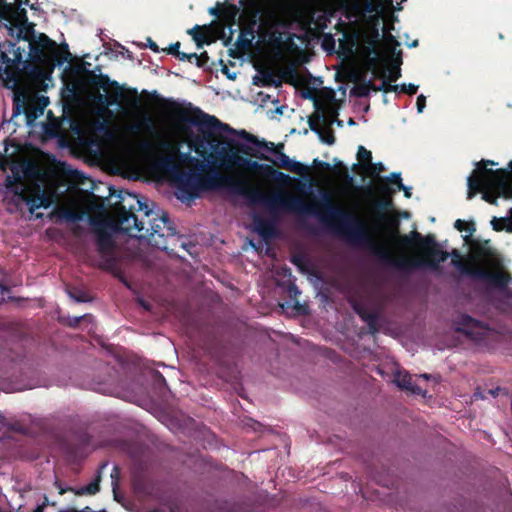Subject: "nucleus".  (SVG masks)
<instances>
[{
    "label": "nucleus",
    "mask_w": 512,
    "mask_h": 512,
    "mask_svg": "<svg viewBox=\"0 0 512 512\" xmlns=\"http://www.w3.org/2000/svg\"><path fill=\"white\" fill-rule=\"evenodd\" d=\"M155 129L154 120L153 118L146 114L143 116L141 121L138 123H135L131 126V131L133 132H139L141 130H147V131H153Z\"/></svg>",
    "instance_id": "31"
},
{
    "label": "nucleus",
    "mask_w": 512,
    "mask_h": 512,
    "mask_svg": "<svg viewBox=\"0 0 512 512\" xmlns=\"http://www.w3.org/2000/svg\"><path fill=\"white\" fill-rule=\"evenodd\" d=\"M226 189L241 195L253 205L265 206L271 213L289 211L299 214H315L319 219L344 235L349 241L358 244L375 256L385 265L402 271L415 269H437L440 262L448 257V252L441 250L433 234L423 236L418 231L399 235L400 222L395 216L386 215L392 205V194H382L383 198L376 202V216L384 222V229L392 239L404 248L413 250V254L396 255L383 243L377 242L366 223L354 213L335 203L328 192L321 200L312 205L306 204L302 198L278 191L270 195L252 185L250 179L238 175H223L210 168L206 174L184 173V197L194 199L200 191Z\"/></svg>",
    "instance_id": "1"
},
{
    "label": "nucleus",
    "mask_w": 512,
    "mask_h": 512,
    "mask_svg": "<svg viewBox=\"0 0 512 512\" xmlns=\"http://www.w3.org/2000/svg\"><path fill=\"white\" fill-rule=\"evenodd\" d=\"M379 182L377 190L381 194H393L395 190L390 187V184L396 185L398 188L403 183L401 173L398 172L391 173L389 177L379 178Z\"/></svg>",
    "instance_id": "22"
},
{
    "label": "nucleus",
    "mask_w": 512,
    "mask_h": 512,
    "mask_svg": "<svg viewBox=\"0 0 512 512\" xmlns=\"http://www.w3.org/2000/svg\"><path fill=\"white\" fill-rule=\"evenodd\" d=\"M272 82H273V80L270 75H266L263 77V80H262L263 86H269L272 84Z\"/></svg>",
    "instance_id": "64"
},
{
    "label": "nucleus",
    "mask_w": 512,
    "mask_h": 512,
    "mask_svg": "<svg viewBox=\"0 0 512 512\" xmlns=\"http://www.w3.org/2000/svg\"><path fill=\"white\" fill-rule=\"evenodd\" d=\"M418 91V86L412 83L399 85L398 92L406 93L408 95H414Z\"/></svg>",
    "instance_id": "40"
},
{
    "label": "nucleus",
    "mask_w": 512,
    "mask_h": 512,
    "mask_svg": "<svg viewBox=\"0 0 512 512\" xmlns=\"http://www.w3.org/2000/svg\"><path fill=\"white\" fill-rule=\"evenodd\" d=\"M255 27L244 23L240 28L239 36L236 40V46L242 50H248L252 46L255 37Z\"/></svg>",
    "instance_id": "21"
},
{
    "label": "nucleus",
    "mask_w": 512,
    "mask_h": 512,
    "mask_svg": "<svg viewBox=\"0 0 512 512\" xmlns=\"http://www.w3.org/2000/svg\"><path fill=\"white\" fill-rule=\"evenodd\" d=\"M97 252L102 258L100 268L115 276H119L118 260L114 255L115 242L112 234L102 225L94 227Z\"/></svg>",
    "instance_id": "6"
},
{
    "label": "nucleus",
    "mask_w": 512,
    "mask_h": 512,
    "mask_svg": "<svg viewBox=\"0 0 512 512\" xmlns=\"http://www.w3.org/2000/svg\"><path fill=\"white\" fill-rule=\"evenodd\" d=\"M493 287L504 289L507 287L510 277L505 272H492L484 268L481 279Z\"/></svg>",
    "instance_id": "15"
},
{
    "label": "nucleus",
    "mask_w": 512,
    "mask_h": 512,
    "mask_svg": "<svg viewBox=\"0 0 512 512\" xmlns=\"http://www.w3.org/2000/svg\"><path fill=\"white\" fill-rule=\"evenodd\" d=\"M158 100L166 115L176 123L190 149L203 159H216L220 167L226 170L241 168L264 178L280 181L289 179L288 175L269 164H262L244 157L233 146L221 147L220 138L223 133L239 136L240 131L221 122L216 116L207 114L191 104L184 107L173 99L158 98Z\"/></svg>",
    "instance_id": "2"
},
{
    "label": "nucleus",
    "mask_w": 512,
    "mask_h": 512,
    "mask_svg": "<svg viewBox=\"0 0 512 512\" xmlns=\"http://www.w3.org/2000/svg\"><path fill=\"white\" fill-rule=\"evenodd\" d=\"M291 262L294 265L298 266L299 268H301V269L303 268V259L301 256H299V255L292 256Z\"/></svg>",
    "instance_id": "58"
},
{
    "label": "nucleus",
    "mask_w": 512,
    "mask_h": 512,
    "mask_svg": "<svg viewBox=\"0 0 512 512\" xmlns=\"http://www.w3.org/2000/svg\"><path fill=\"white\" fill-rule=\"evenodd\" d=\"M333 124V119L329 120L327 125H325V128H323L321 130V132L318 133V136L320 138V140L323 142V143H326L328 145H333L335 143V135H334V132L331 128Z\"/></svg>",
    "instance_id": "32"
},
{
    "label": "nucleus",
    "mask_w": 512,
    "mask_h": 512,
    "mask_svg": "<svg viewBox=\"0 0 512 512\" xmlns=\"http://www.w3.org/2000/svg\"><path fill=\"white\" fill-rule=\"evenodd\" d=\"M313 166L315 167H319L323 170H326V171H331L332 170V166L328 163V162H324V161H321L317 158H315L313 160Z\"/></svg>",
    "instance_id": "52"
},
{
    "label": "nucleus",
    "mask_w": 512,
    "mask_h": 512,
    "mask_svg": "<svg viewBox=\"0 0 512 512\" xmlns=\"http://www.w3.org/2000/svg\"><path fill=\"white\" fill-rule=\"evenodd\" d=\"M68 293L77 302H87L90 300L88 294L82 290L68 291Z\"/></svg>",
    "instance_id": "38"
},
{
    "label": "nucleus",
    "mask_w": 512,
    "mask_h": 512,
    "mask_svg": "<svg viewBox=\"0 0 512 512\" xmlns=\"http://www.w3.org/2000/svg\"><path fill=\"white\" fill-rule=\"evenodd\" d=\"M372 91H375V92H378V91H382L384 93H389V92H398V89H399V85H396V84H391L385 77L383 79V82L380 86H377L375 85L373 82H372V87H371Z\"/></svg>",
    "instance_id": "34"
},
{
    "label": "nucleus",
    "mask_w": 512,
    "mask_h": 512,
    "mask_svg": "<svg viewBox=\"0 0 512 512\" xmlns=\"http://www.w3.org/2000/svg\"><path fill=\"white\" fill-rule=\"evenodd\" d=\"M426 106V98L424 95H419L416 100V107L419 113H422Z\"/></svg>",
    "instance_id": "54"
},
{
    "label": "nucleus",
    "mask_w": 512,
    "mask_h": 512,
    "mask_svg": "<svg viewBox=\"0 0 512 512\" xmlns=\"http://www.w3.org/2000/svg\"><path fill=\"white\" fill-rule=\"evenodd\" d=\"M507 221H508V218H505V217H503V218L494 217L491 220V225L495 231H502L505 229Z\"/></svg>",
    "instance_id": "39"
},
{
    "label": "nucleus",
    "mask_w": 512,
    "mask_h": 512,
    "mask_svg": "<svg viewBox=\"0 0 512 512\" xmlns=\"http://www.w3.org/2000/svg\"><path fill=\"white\" fill-rule=\"evenodd\" d=\"M315 107L318 112L312 114L308 119L309 127L315 133L321 132L323 127L321 125H326V113L325 108L322 107L318 101L315 100Z\"/></svg>",
    "instance_id": "23"
},
{
    "label": "nucleus",
    "mask_w": 512,
    "mask_h": 512,
    "mask_svg": "<svg viewBox=\"0 0 512 512\" xmlns=\"http://www.w3.org/2000/svg\"><path fill=\"white\" fill-rule=\"evenodd\" d=\"M187 33L192 36L199 48L204 44H210L212 42L208 35V29L206 26L195 25L192 29L188 30Z\"/></svg>",
    "instance_id": "25"
},
{
    "label": "nucleus",
    "mask_w": 512,
    "mask_h": 512,
    "mask_svg": "<svg viewBox=\"0 0 512 512\" xmlns=\"http://www.w3.org/2000/svg\"><path fill=\"white\" fill-rule=\"evenodd\" d=\"M98 102L103 106L104 110H107V107L116 104L117 100H109L106 96L100 94L98 96Z\"/></svg>",
    "instance_id": "49"
},
{
    "label": "nucleus",
    "mask_w": 512,
    "mask_h": 512,
    "mask_svg": "<svg viewBox=\"0 0 512 512\" xmlns=\"http://www.w3.org/2000/svg\"><path fill=\"white\" fill-rule=\"evenodd\" d=\"M398 190H402L404 192V196L406 198H410L412 193H411V188L410 187H407L405 186L403 183L398 187Z\"/></svg>",
    "instance_id": "59"
},
{
    "label": "nucleus",
    "mask_w": 512,
    "mask_h": 512,
    "mask_svg": "<svg viewBox=\"0 0 512 512\" xmlns=\"http://www.w3.org/2000/svg\"><path fill=\"white\" fill-rule=\"evenodd\" d=\"M57 52V43L41 33L35 42H30V55L39 63H50V57Z\"/></svg>",
    "instance_id": "8"
},
{
    "label": "nucleus",
    "mask_w": 512,
    "mask_h": 512,
    "mask_svg": "<svg viewBox=\"0 0 512 512\" xmlns=\"http://www.w3.org/2000/svg\"><path fill=\"white\" fill-rule=\"evenodd\" d=\"M287 293H288L290 299L294 300V302H295L294 308L298 310L300 308L298 297L301 294V292L298 289V287L295 285V283L289 282V284L287 286Z\"/></svg>",
    "instance_id": "36"
},
{
    "label": "nucleus",
    "mask_w": 512,
    "mask_h": 512,
    "mask_svg": "<svg viewBox=\"0 0 512 512\" xmlns=\"http://www.w3.org/2000/svg\"><path fill=\"white\" fill-rule=\"evenodd\" d=\"M14 193L28 205V209L32 214L40 207L48 208L50 206L49 199L42 193L39 186L35 187L33 191H29L27 188L18 190L16 186Z\"/></svg>",
    "instance_id": "9"
},
{
    "label": "nucleus",
    "mask_w": 512,
    "mask_h": 512,
    "mask_svg": "<svg viewBox=\"0 0 512 512\" xmlns=\"http://www.w3.org/2000/svg\"><path fill=\"white\" fill-rule=\"evenodd\" d=\"M337 167H339L341 170H342V176L343 178L345 179V181L348 183V184H353L354 182V178L352 175H350L347 167L341 162L339 161L337 164H336Z\"/></svg>",
    "instance_id": "43"
},
{
    "label": "nucleus",
    "mask_w": 512,
    "mask_h": 512,
    "mask_svg": "<svg viewBox=\"0 0 512 512\" xmlns=\"http://www.w3.org/2000/svg\"><path fill=\"white\" fill-rule=\"evenodd\" d=\"M352 308L361 320L367 324L371 335H375L380 331V313L378 311H370L364 304L357 301L352 303Z\"/></svg>",
    "instance_id": "12"
},
{
    "label": "nucleus",
    "mask_w": 512,
    "mask_h": 512,
    "mask_svg": "<svg viewBox=\"0 0 512 512\" xmlns=\"http://www.w3.org/2000/svg\"><path fill=\"white\" fill-rule=\"evenodd\" d=\"M14 430V428L8 423L7 419L0 414V431L2 429Z\"/></svg>",
    "instance_id": "56"
},
{
    "label": "nucleus",
    "mask_w": 512,
    "mask_h": 512,
    "mask_svg": "<svg viewBox=\"0 0 512 512\" xmlns=\"http://www.w3.org/2000/svg\"><path fill=\"white\" fill-rule=\"evenodd\" d=\"M371 87H372L371 80L359 82V83H356L352 87L350 93L352 96L359 97V98H365V97L369 96L370 91L372 90Z\"/></svg>",
    "instance_id": "29"
},
{
    "label": "nucleus",
    "mask_w": 512,
    "mask_h": 512,
    "mask_svg": "<svg viewBox=\"0 0 512 512\" xmlns=\"http://www.w3.org/2000/svg\"><path fill=\"white\" fill-rule=\"evenodd\" d=\"M180 45H181L180 42H175V43L171 44L165 51L168 54L174 55L177 58V54L181 53L179 51Z\"/></svg>",
    "instance_id": "51"
},
{
    "label": "nucleus",
    "mask_w": 512,
    "mask_h": 512,
    "mask_svg": "<svg viewBox=\"0 0 512 512\" xmlns=\"http://www.w3.org/2000/svg\"><path fill=\"white\" fill-rule=\"evenodd\" d=\"M394 382L399 388L410 391L413 394L420 395L424 392L422 388L414 384L412 376L407 372L397 371L394 374Z\"/></svg>",
    "instance_id": "16"
},
{
    "label": "nucleus",
    "mask_w": 512,
    "mask_h": 512,
    "mask_svg": "<svg viewBox=\"0 0 512 512\" xmlns=\"http://www.w3.org/2000/svg\"><path fill=\"white\" fill-rule=\"evenodd\" d=\"M402 65V52L393 51L392 67H399Z\"/></svg>",
    "instance_id": "53"
},
{
    "label": "nucleus",
    "mask_w": 512,
    "mask_h": 512,
    "mask_svg": "<svg viewBox=\"0 0 512 512\" xmlns=\"http://www.w3.org/2000/svg\"><path fill=\"white\" fill-rule=\"evenodd\" d=\"M72 60V54L69 51L68 44L63 42L60 45H57V52L52 54L50 57V63L52 67L61 66L65 62H69Z\"/></svg>",
    "instance_id": "24"
},
{
    "label": "nucleus",
    "mask_w": 512,
    "mask_h": 512,
    "mask_svg": "<svg viewBox=\"0 0 512 512\" xmlns=\"http://www.w3.org/2000/svg\"><path fill=\"white\" fill-rule=\"evenodd\" d=\"M509 180H512V173L506 168L493 170L479 167L468 178V198L481 192L483 200L497 205L498 197L508 198L510 196Z\"/></svg>",
    "instance_id": "4"
},
{
    "label": "nucleus",
    "mask_w": 512,
    "mask_h": 512,
    "mask_svg": "<svg viewBox=\"0 0 512 512\" xmlns=\"http://www.w3.org/2000/svg\"><path fill=\"white\" fill-rule=\"evenodd\" d=\"M481 328L482 326L479 321L470 316H465L463 318L462 327L458 328V330L465 333L469 338L478 340L483 336V333L480 331Z\"/></svg>",
    "instance_id": "19"
},
{
    "label": "nucleus",
    "mask_w": 512,
    "mask_h": 512,
    "mask_svg": "<svg viewBox=\"0 0 512 512\" xmlns=\"http://www.w3.org/2000/svg\"><path fill=\"white\" fill-rule=\"evenodd\" d=\"M261 14V9L255 2L251 6L247 7L245 10H242L240 17L243 18L244 23L251 25L252 27H256Z\"/></svg>",
    "instance_id": "26"
},
{
    "label": "nucleus",
    "mask_w": 512,
    "mask_h": 512,
    "mask_svg": "<svg viewBox=\"0 0 512 512\" xmlns=\"http://www.w3.org/2000/svg\"><path fill=\"white\" fill-rule=\"evenodd\" d=\"M77 71L81 74L80 80L83 84L98 89L101 88L105 91L110 87L114 88L118 98H126L127 100H131L133 106H139L140 99L136 88L128 89L127 95L125 96L122 92V87L117 81H112L107 75L96 74L94 71L87 69L85 62L78 66Z\"/></svg>",
    "instance_id": "5"
},
{
    "label": "nucleus",
    "mask_w": 512,
    "mask_h": 512,
    "mask_svg": "<svg viewBox=\"0 0 512 512\" xmlns=\"http://www.w3.org/2000/svg\"><path fill=\"white\" fill-rule=\"evenodd\" d=\"M450 257L452 258V263L458 267L462 274L474 279H481L484 268L467 260L455 261V258H460V254L457 249H452L450 251Z\"/></svg>",
    "instance_id": "13"
},
{
    "label": "nucleus",
    "mask_w": 512,
    "mask_h": 512,
    "mask_svg": "<svg viewBox=\"0 0 512 512\" xmlns=\"http://www.w3.org/2000/svg\"><path fill=\"white\" fill-rule=\"evenodd\" d=\"M62 216L68 220V221H77V220H80L81 219V216L80 214H78L77 212L73 211V210H70V209H65L62 211Z\"/></svg>",
    "instance_id": "44"
},
{
    "label": "nucleus",
    "mask_w": 512,
    "mask_h": 512,
    "mask_svg": "<svg viewBox=\"0 0 512 512\" xmlns=\"http://www.w3.org/2000/svg\"><path fill=\"white\" fill-rule=\"evenodd\" d=\"M100 480H101V475L99 473L97 475V477L91 483H89L87 486H85L81 489L80 493L81 494L86 493L89 495L96 494L100 490Z\"/></svg>",
    "instance_id": "35"
},
{
    "label": "nucleus",
    "mask_w": 512,
    "mask_h": 512,
    "mask_svg": "<svg viewBox=\"0 0 512 512\" xmlns=\"http://www.w3.org/2000/svg\"><path fill=\"white\" fill-rule=\"evenodd\" d=\"M222 8H223V3L217 2L214 7H211L209 9V14L214 17L221 18L222 17Z\"/></svg>",
    "instance_id": "47"
},
{
    "label": "nucleus",
    "mask_w": 512,
    "mask_h": 512,
    "mask_svg": "<svg viewBox=\"0 0 512 512\" xmlns=\"http://www.w3.org/2000/svg\"><path fill=\"white\" fill-rule=\"evenodd\" d=\"M221 72L227 76V78L234 80L236 75L231 74L229 68L226 65H223Z\"/></svg>",
    "instance_id": "61"
},
{
    "label": "nucleus",
    "mask_w": 512,
    "mask_h": 512,
    "mask_svg": "<svg viewBox=\"0 0 512 512\" xmlns=\"http://www.w3.org/2000/svg\"><path fill=\"white\" fill-rule=\"evenodd\" d=\"M3 47L5 48L4 51L0 54V60L2 63L7 65H18L22 61V53L20 51V48H16V44L7 41L4 43Z\"/></svg>",
    "instance_id": "14"
},
{
    "label": "nucleus",
    "mask_w": 512,
    "mask_h": 512,
    "mask_svg": "<svg viewBox=\"0 0 512 512\" xmlns=\"http://www.w3.org/2000/svg\"><path fill=\"white\" fill-rule=\"evenodd\" d=\"M209 61V56L206 51L202 52L200 55H197L195 58V63L198 67H204Z\"/></svg>",
    "instance_id": "46"
},
{
    "label": "nucleus",
    "mask_w": 512,
    "mask_h": 512,
    "mask_svg": "<svg viewBox=\"0 0 512 512\" xmlns=\"http://www.w3.org/2000/svg\"><path fill=\"white\" fill-rule=\"evenodd\" d=\"M329 21V16L327 14L319 15L316 21V24L319 26L321 30H324L327 27V22Z\"/></svg>",
    "instance_id": "50"
},
{
    "label": "nucleus",
    "mask_w": 512,
    "mask_h": 512,
    "mask_svg": "<svg viewBox=\"0 0 512 512\" xmlns=\"http://www.w3.org/2000/svg\"><path fill=\"white\" fill-rule=\"evenodd\" d=\"M240 7L236 4L230 3L229 0H225L222 8V21L228 27H232L236 24L237 18L240 17Z\"/></svg>",
    "instance_id": "20"
},
{
    "label": "nucleus",
    "mask_w": 512,
    "mask_h": 512,
    "mask_svg": "<svg viewBox=\"0 0 512 512\" xmlns=\"http://www.w3.org/2000/svg\"><path fill=\"white\" fill-rule=\"evenodd\" d=\"M222 142L227 146H233V148L242 155L251 156L260 160L272 161L270 157L255 151L254 148L247 144L237 142L232 139H223Z\"/></svg>",
    "instance_id": "18"
},
{
    "label": "nucleus",
    "mask_w": 512,
    "mask_h": 512,
    "mask_svg": "<svg viewBox=\"0 0 512 512\" xmlns=\"http://www.w3.org/2000/svg\"><path fill=\"white\" fill-rule=\"evenodd\" d=\"M365 169L367 174L371 177H378L383 171H385V167L382 162H371Z\"/></svg>",
    "instance_id": "37"
},
{
    "label": "nucleus",
    "mask_w": 512,
    "mask_h": 512,
    "mask_svg": "<svg viewBox=\"0 0 512 512\" xmlns=\"http://www.w3.org/2000/svg\"><path fill=\"white\" fill-rule=\"evenodd\" d=\"M154 380H155V382H157L159 384L160 383L161 384H166V380H165L164 376L160 372H158V371H156L154 373Z\"/></svg>",
    "instance_id": "60"
},
{
    "label": "nucleus",
    "mask_w": 512,
    "mask_h": 512,
    "mask_svg": "<svg viewBox=\"0 0 512 512\" xmlns=\"http://www.w3.org/2000/svg\"><path fill=\"white\" fill-rule=\"evenodd\" d=\"M254 223L256 226L257 232L264 238L272 237L275 234V225L272 221L255 217Z\"/></svg>",
    "instance_id": "27"
},
{
    "label": "nucleus",
    "mask_w": 512,
    "mask_h": 512,
    "mask_svg": "<svg viewBox=\"0 0 512 512\" xmlns=\"http://www.w3.org/2000/svg\"><path fill=\"white\" fill-rule=\"evenodd\" d=\"M488 165H491V166H496L497 163L492 161V160H481L479 163H477V168L475 170H478L479 167L481 168H487Z\"/></svg>",
    "instance_id": "57"
},
{
    "label": "nucleus",
    "mask_w": 512,
    "mask_h": 512,
    "mask_svg": "<svg viewBox=\"0 0 512 512\" xmlns=\"http://www.w3.org/2000/svg\"><path fill=\"white\" fill-rule=\"evenodd\" d=\"M401 77V69L399 67H392L389 71L388 76L385 78L392 84L395 83Z\"/></svg>",
    "instance_id": "41"
},
{
    "label": "nucleus",
    "mask_w": 512,
    "mask_h": 512,
    "mask_svg": "<svg viewBox=\"0 0 512 512\" xmlns=\"http://www.w3.org/2000/svg\"><path fill=\"white\" fill-rule=\"evenodd\" d=\"M148 41V46L149 48L154 51V52H159V47L158 45L151 39V38H148L147 39Z\"/></svg>",
    "instance_id": "63"
},
{
    "label": "nucleus",
    "mask_w": 512,
    "mask_h": 512,
    "mask_svg": "<svg viewBox=\"0 0 512 512\" xmlns=\"http://www.w3.org/2000/svg\"><path fill=\"white\" fill-rule=\"evenodd\" d=\"M87 316H88V315H82V316H78V317H73V318L69 321L68 325H69L70 327H74V328H75V327H77V326L80 324V322H81L84 318H86Z\"/></svg>",
    "instance_id": "55"
},
{
    "label": "nucleus",
    "mask_w": 512,
    "mask_h": 512,
    "mask_svg": "<svg viewBox=\"0 0 512 512\" xmlns=\"http://www.w3.org/2000/svg\"><path fill=\"white\" fill-rule=\"evenodd\" d=\"M195 58H197V53H185V52H181L180 54H177V59H179L180 61H189V62H193L195 61Z\"/></svg>",
    "instance_id": "48"
},
{
    "label": "nucleus",
    "mask_w": 512,
    "mask_h": 512,
    "mask_svg": "<svg viewBox=\"0 0 512 512\" xmlns=\"http://www.w3.org/2000/svg\"><path fill=\"white\" fill-rule=\"evenodd\" d=\"M22 4H29V0H15V3H4L0 9V18L6 21L15 22L18 25H24L28 21L27 11L22 8Z\"/></svg>",
    "instance_id": "10"
},
{
    "label": "nucleus",
    "mask_w": 512,
    "mask_h": 512,
    "mask_svg": "<svg viewBox=\"0 0 512 512\" xmlns=\"http://www.w3.org/2000/svg\"><path fill=\"white\" fill-rule=\"evenodd\" d=\"M254 3V0H239V7H242L243 10H245L247 7L251 6Z\"/></svg>",
    "instance_id": "62"
},
{
    "label": "nucleus",
    "mask_w": 512,
    "mask_h": 512,
    "mask_svg": "<svg viewBox=\"0 0 512 512\" xmlns=\"http://www.w3.org/2000/svg\"><path fill=\"white\" fill-rule=\"evenodd\" d=\"M109 224L116 230L130 236L145 238L157 249L168 251L169 240L176 236V228L166 212L161 214L149 209L137 194L127 190H113Z\"/></svg>",
    "instance_id": "3"
},
{
    "label": "nucleus",
    "mask_w": 512,
    "mask_h": 512,
    "mask_svg": "<svg viewBox=\"0 0 512 512\" xmlns=\"http://www.w3.org/2000/svg\"><path fill=\"white\" fill-rule=\"evenodd\" d=\"M345 9L346 18L361 17L366 13L382 16L387 9L393 7V0H339Z\"/></svg>",
    "instance_id": "7"
},
{
    "label": "nucleus",
    "mask_w": 512,
    "mask_h": 512,
    "mask_svg": "<svg viewBox=\"0 0 512 512\" xmlns=\"http://www.w3.org/2000/svg\"><path fill=\"white\" fill-rule=\"evenodd\" d=\"M338 112L334 108H328L326 112V124L329 120L333 119V123L336 122L338 126H342V121L337 118Z\"/></svg>",
    "instance_id": "42"
},
{
    "label": "nucleus",
    "mask_w": 512,
    "mask_h": 512,
    "mask_svg": "<svg viewBox=\"0 0 512 512\" xmlns=\"http://www.w3.org/2000/svg\"><path fill=\"white\" fill-rule=\"evenodd\" d=\"M239 137L248 143L255 145L259 149L264 148L271 153H273V150L282 151L284 148L282 143L275 145L273 142H266L265 140L260 141L255 135L247 132L244 129L240 130Z\"/></svg>",
    "instance_id": "17"
},
{
    "label": "nucleus",
    "mask_w": 512,
    "mask_h": 512,
    "mask_svg": "<svg viewBox=\"0 0 512 512\" xmlns=\"http://www.w3.org/2000/svg\"><path fill=\"white\" fill-rule=\"evenodd\" d=\"M454 227L459 232H466V235L463 236V239L466 242L469 241V239L472 237L473 233L476 230L474 222H472V221L471 222H467V221H464V220H461V219H458V220L455 221Z\"/></svg>",
    "instance_id": "30"
},
{
    "label": "nucleus",
    "mask_w": 512,
    "mask_h": 512,
    "mask_svg": "<svg viewBox=\"0 0 512 512\" xmlns=\"http://www.w3.org/2000/svg\"><path fill=\"white\" fill-rule=\"evenodd\" d=\"M23 108L25 109V114L27 116L28 121H31L37 117L35 113V108L26 105L24 100H21L19 96H16L13 101V116H18L22 113Z\"/></svg>",
    "instance_id": "28"
},
{
    "label": "nucleus",
    "mask_w": 512,
    "mask_h": 512,
    "mask_svg": "<svg viewBox=\"0 0 512 512\" xmlns=\"http://www.w3.org/2000/svg\"><path fill=\"white\" fill-rule=\"evenodd\" d=\"M277 156V161L273 163L283 169L289 170L303 179H310V168L305 164L291 160L283 151L273 150Z\"/></svg>",
    "instance_id": "11"
},
{
    "label": "nucleus",
    "mask_w": 512,
    "mask_h": 512,
    "mask_svg": "<svg viewBox=\"0 0 512 512\" xmlns=\"http://www.w3.org/2000/svg\"><path fill=\"white\" fill-rule=\"evenodd\" d=\"M357 159L359 163L366 168L372 162V153L364 146L360 145L357 151Z\"/></svg>",
    "instance_id": "33"
},
{
    "label": "nucleus",
    "mask_w": 512,
    "mask_h": 512,
    "mask_svg": "<svg viewBox=\"0 0 512 512\" xmlns=\"http://www.w3.org/2000/svg\"><path fill=\"white\" fill-rule=\"evenodd\" d=\"M158 165L165 170H169L174 166L173 159L171 157H162L159 159Z\"/></svg>",
    "instance_id": "45"
}]
</instances>
